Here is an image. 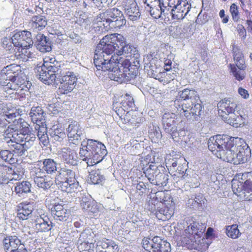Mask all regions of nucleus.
<instances>
[{"mask_svg": "<svg viewBox=\"0 0 252 252\" xmlns=\"http://www.w3.org/2000/svg\"><path fill=\"white\" fill-rule=\"evenodd\" d=\"M126 44L121 34L107 35L97 44L94 57V63L97 69L105 71L116 64V58L119 59L121 47Z\"/></svg>", "mask_w": 252, "mask_h": 252, "instance_id": "obj_1", "label": "nucleus"}, {"mask_svg": "<svg viewBox=\"0 0 252 252\" xmlns=\"http://www.w3.org/2000/svg\"><path fill=\"white\" fill-rule=\"evenodd\" d=\"M27 125L21 123L20 125L9 126L2 135L3 141L7 143L13 152L19 156L25 155L36 139L35 134L30 132Z\"/></svg>", "mask_w": 252, "mask_h": 252, "instance_id": "obj_2", "label": "nucleus"}, {"mask_svg": "<svg viewBox=\"0 0 252 252\" xmlns=\"http://www.w3.org/2000/svg\"><path fill=\"white\" fill-rule=\"evenodd\" d=\"M240 141L238 137H230L227 135H217L209 138L208 147L217 157L232 163L237 142Z\"/></svg>", "mask_w": 252, "mask_h": 252, "instance_id": "obj_3", "label": "nucleus"}, {"mask_svg": "<svg viewBox=\"0 0 252 252\" xmlns=\"http://www.w3.org/2000/svg\"><path fill=\"white\" fill-rule=\"evenodd\" d=\"M80 158L88 166L98 163L107 154L106 147L101 142L89 139L82 142L79 150Z\"/></svg>", "mask_w": 252, "mask_h": 252, "instance_id": "obj_4", "label": "nucleus"}, {"mask_svg": "<svg viewBox=\"0 0 252 252\" xmlns=\"http://www.w3.org/2000/svg\"><path fill=\"white\" fill-rule=\"evenodd\" d=\"M180 98L189 102L182 104V110L186 118L191 122L201 120L203 106L194 90L185 89L179 93Z\"/></svg>", "mask_w": 252, "mask_h": 252, "instance_id": "obj_5", "label": "nucleus"}, {"mask_svg": "<svg viewBox=\"0 0 252 252\" xmlns=\"http://www.w3.org/2000/svg\"><path fill=\"white\" fill-rule=\"evenodd\" d=\"M115 60H118L116 64L107 70L109 71L108 76L111 80L122 83L130 82L137 75V67L131 64L128 58L121 57L116 58Z\"/></svg>", "mask_w": 252, "mask_h": 252, "instance_id": "obj_6", "label": "nucleus"}, {"mask_svg": "<svg viewBox=\"0 0 252 252\" xmlns=\"http://www.w3.org/2000/svg\"><path fill=\"white\" fill-rule=\"evenodd\" d=\"M96 23L98 27H103L105 30L111 28H120L126 24L123 12L117 8H111L97 16Z\"/></svg>", "mask_w": 252, "mask_h": 252, "instance_id": "obj_7", "label": "nucleus"}, {"mask_svg": "<svg viewBox=\"0 0 252 252\" xmlns=\"http://www.w3.org/2000/svg\"><path fill=\"white\" fill-rule=\"evenodd\" d=\"M206 227L205 223L199 221H194L188 226L185 230V232L186 234L192 235L190 236L189 238H185V241H186V244L188 245V248L194 249L196 248L198 243L196 240L193 241L192 239L195 238L194 235L200 238V235L204 232Z\"/></svg>", "mask_w": 252, "mask_h": 252, "instance_id": "obj_8", "label": "nucleus"}, {"mask_svg": "<svg viewBox=\"0 0 252 252\" xmlns=\"http://www.w3.org/2000/svg\"><path fill=\"white\" fill-rule=\"evenodd\" d=\"M11 40L15 47L22 49L30 48L34 43L31 33L28 31L16 32L12 36Z\"/></svg>", "mask_w": 252, "mask_h": 252, "instance_id": "obj_9", "label": "nucleus"}, {"mask_svg": "<svg viewBox=\"0 0 252 252\" xmlns=\"http://www.w3.org/2000/svg\"><path fill=\"white\" fill-rule=\"evenodd\" d=\"M37 75L39 79L46 84L50 85L57 83L58 79L61 75V73L48 69L45 67L39 66L36 68Z\"/></svg>", "mask_w": 252, "mask_h": 252, "instance_id": "obj_10", "label": "nucleus"}, {"mask_svg": "<svg viewBox=\"0 0 252 252\" xmlns=\"http://www.w3.org/2000/svg\"><path fill=\"white\" fill-rule=\"evenodd\" d=\"M191 8V4L187 0H178L177 3L171 9L172 18L174 20H182L188 14Z\"/></svg>", "mask_w": 252, "mask_h": 252, "instance_id": "obj_11", "label": "nucleus"}, {"mask_svg": "<svg viewBox=\"0 0 252 252\" xmlns=\"http://www.w3.org/2000/svg\"><path fill=\"white\" fill-rule=\"evenodd\" d=\"M67 136L70 143L77 145L83 136V129L77 122H72L66 128Z\"/></svg>", "mask_w": 252, "mask_h": 252, "instance_id": "obj_12", "label": "nucleus"}, {"mask_svg": "<svg viewBox=\"0 0 252 252\" xmlns=\"http://www.w3.org/2000/svg\"><path fill=\"white\" fill-rule=\"evenodd\" d=\"M59 156L64 164L73 166L78 165V155L74 150L69 147L63 148L59 152Z\"/></svg>", "mask_w": 252, "mask_h": 252, "instance_id": "obj_13", "label": "nucleus"}, {"mask_svg": "<svg viewBox=\"0 0 252 252\" xmlns=\"http://www.w3.org/2000/svg\"><path fill=\"white\" fill-rule=\"evenodd\" d=\"M4 249L6 252H13L19 249L21 246L25 247L20 238L16 235L7 236L2 241Z\"/></svg>", "mask_w": 252, "mask_h": 252, "instance_id": "obj_14", "label": "nucleus"}, {"mask_svg": "<svg viewBox=\"0 0 252 252\" xmlns=\"http://www.w3.org/2000/svg\"><path fill=\"white\" fill-rule=\"evenodd\" d=\"M52 216L56 220L66 221L69 216V212L64 206L60 203H55L50 208Z\"/></svg>", "mask_w": 252, "mask_h": 252, "instance_id": "obj_15", "label": "nucleus"}, {"mask_svg": "<svg viewBox=\"0 0 252 252\" xmlns=\"http://www.w3.org/2000/svg\"><path fill=\"white\" fill-rule=\"evenodd\" d=\"M239 142H237L235 155L233 159L232 163L234 164H239L246 161L250 153V149L246 144L242 146Z\"/></svg>", "mask_w": 252, "mask_h": 252, "instance_id": "obj_16", "label": "nucleus"}, {"mask_svg": "<svg viewBox=\"0 0 252 252\" xmlns=\"http://www.w3.org/2000/svg\"><path fill=\"white\" fill-rule=\"evenodd\" d=\"M54 224L45 215L42 214L37 217L35 220V228L40 232H46L50 231L54 227Z\"/></svg>", "mask_w": 252, "mask_h": 252, "instance_id": "obj_17", "label": "nucleus"}, {"mask_svg": "<svg viewBox=\"0 0 252 252\" xmlns=\"http://www.w3.org/2000/svg\"><path fill=\"white\" fill-rule=\"evenodd\" d=\"M125 10L129 19L131 21H136L140 16L138 7L134 0H126Z\"/></svg>", "mask_w": 252, "mask_h": 252, "instance_id": "obj_18", "label": "nucleus"}, {"mask_svg": "<svg viewBox=\"0 0 252 252\" xmlns=\"http://www.w3.org/2000/svg\"><path fill=\"white\" fill-rule=\"evenodd\" d=\"M36 49L42 53H46L51 50V42L46 36L42 33H38L34 39Z\"/></svg>", "mask_w": 252, "mask_h": 252, "instance_id": "obj_19", "label": "nucleus"}, {"mask_svg": "<svg viewBox=\"0 0 252 252\" xmlns=\"http://www.w3.org/2000/svg\"><path fill=\"white\" fill-rule=\"evenodd\" d=\"M218 107L219 111L227 115L234 113L237 109V105L232 99L224 98L218 103Z\"/></svg>", "mask_w": 252, "mask_h": 252, "instance_id": "obj_20", "label": "nucleus"}, {"mask_svg": "<svg viewBox=\"0 0 252 252\" xmlns=\"http://www.w3.org/2000/svg\"><path fill=\"white\" fill-rule=\"evenodd\" d=\"M177 116L173 113H165L162 116V122L165 131L167 133L175 129Z\"/></svg>", "mask_w": 252, "mask_h": 252, "instance_id": "obj_21", "label": "nucleus"}, {"mask_svg": "<svg viewBox=\"0 0 252 252\" xmlns=\"http://www.w3.org/2000/svg\"><path fill=\"white\" fill-rule=\"evenodd\" d=\"M236 63L237 68L234 64H230L231 72L233 73L235 79L238 81L242 80L245 77L244 70L246 67L244 59L243 58L240 60L234 61Z\"/></svg>", "mask_w": 252, "mask_h": 252, "instance_id": "obj_22", "label": "nucleus"}, {"mask_svg": "<svg viewBox=\"0 0 252 252\" xmlns=\"http://www.w3.org/2000/svg\"><path fill=\"white\" fill-rule=\"evenodd\" d=\"M1 77L5 81L3 82L0 81V84L5 91L9 89L16 90L20 87L19 84L18 83L19 77L13 75L8 76L7 75H2Z\"/></svg>", "mask_w": 252, "mask_h": 252, "instance_id": "obj_23", "label": "nucleus"}, {"mask_svg": "<svg viewBox=\"0 0 252 252\" xmlns=\"http://www.w3.org/2000/svg\"><path fill=\"white\" fill-rule=\"evenodd\" d=\"M45 115L46 114L39 106L32 107L29 113L30 117L32 122L33 123H36V125H37V124L42 125L45 123Z\"/></svg>", "mask_w": 252, "mask_h": 252, "instance_id": "obj_24", "label": "nucleus"}, {"mask_svg": "<svg viewBox=\"0 0 252 252\" xmlns=\"http://www.w3.org/2000/svg\"><path fill=\"white\" fill-rule=\"evenodd\" d=\"M98 248L105 250L106 252H119V248L116 243L111 240L103 238L97 243Z\"/></svg>", "mask_w": 252, "mask_h": 252, "instance_id": "obj_25", "label": "nucleus"}, {"mask_svg": "<svg viewBox=\"0 0 252 252\" xmlns=\"http://www.w3.org/2000/svg\"><path fill=\"white\" fill-rule=\"evenodd\" d=\"M33 210V206L31 204L21 203L18 206L17 217L20 220H26L31 216Z\"/></svg>", "mask_w": 252, "mask_h": 252, "instance_id": "obj_26", "label": "nucleus"}, {"mask_svg": "<svg viewBox=\"0 0 252 252\" xmlns=\"http://www.w3.org/2000/svg\"><path fill=\"white\" fill-rule=\"evenodd\" d=\"M32 185L28 181L18 182L15 187L16 194L20 197H25L28 193L31 191Z\"/></svg>", "mask_w": 252, "mask_h": 252, "instance_id": "obj_27", "label": "nucleus"}, {"mask_svg": "<svg viewBox=\"0 0 252 252\" xmlns=\"http://www.w3.org/2000/svg\"><path fill=\"white\" fill-rule=\"evenodd\" d=\"M55 183L63 191L67 192L76 191L79 187L78 184L73 186L72 185H74V184L71 183L68 179H64L63 180H60L58 178H56Z\"/></svg>", "mask_w": 252, "mask_h": 252, "instance_id": "obj_28", "label": "nucleus"}, {"mask_svg": "<svg viewBox=\"0 0 252 252\" xmlns=\"http://www.w3.org/2000/svg\"><path fill=\"white\" fill-rule=\"evenodd\" d=\"M159 240V237L155 236L152 239L150 238H145L142 240V246L148 252H155L156 247L158 246V242Z\"/></svg>", "mask_w": 252, "mask_h": 252, "instance_id": "obj_29", "label": "nucleus"}, {"mask_svg": "<svg viewBox=\"0 0 252 252\" xmlns=\"http://www.w3.org/2000/svg\"><path fill=\"white\" fill-rule=\"evenodd\" d=\"M173 214L174 211L172 208H169L163 205L162 207H158V212L155 213L156 217L158 220H162L170 219Z\"/></svg>", "mask_w": 252, "mask_h": 252, "instance_id": "obj_30", "label": "nucleus"}, {"mask_svg": "<svg viewBox=\"0 0 252 252\" xmlns=\"http://www.w3.org/2000/svg\"><path fill=\"white\" fill-rule=\"evenodd\" d=\"M47 25V20L42 15L34 16L32 19L31 26L34 30L41 31Z\"/></svg>", "mask_w": 252, "mask_h": 252, "instance_id": "obj_31", "label": "nucleus"}, {"mask_svg": "<svg viewBox=\"0 0 252 252\" xmlns=\"http://www.w3.org/2000/svg\"><path fill=\"white\" fill-rule=\"evenodd\" d=\"M120 52L119 56L124 55L127 58L133 57L134 58H137L138 56V51L136 48L126 44L123 47H121V50Z\"/></svg>", "mask_w": 252, "mask_h": 252, "instance_id": "obj_32", "label": "nucleus"}, {"mask_svg": "<svg viewBox=\"0 0 252 252\" xmlns=\"http://www.w3.org/2000/svg\"><path fill=\"white\" fill-rule=\"evenodd\" d=\"M42 168L47 174L55 173L57 170V163L51 158L45 159L43 161Z\"/></svg>", "mask_w": 252, "mask_h": 252, "instance_id": "obj_33", "label": "nucleus"}, {"mask_svg": "<svg viewBox=\"0 0 252 252\" xmlns=\"http://www.w3.org/2000/svg\"><path fill=\"white\" fill-rule=\"evenodd\" d=\"M149 136L154 142H158L162 137L161 131L157 125L152 124L149 126Z\"/></svg>", "mask_w": 252, "mask_h": 252, "instance_id": "obj_34", "label": "nucleus"}, {"mask_svg": "<svg viewBox=\"0 0 252 252\" xmlns=\"http://www.w3.org/2000/svg\"><path fill=\"white\" fill-rule=\"evenodd\" d=\"M161 170L163 171L162 166L158 167L157 169H155L153 173V181L156 180V183L163 185L165 183V181L167 180V175L163 172H161Z\"/></svg>", "mask_w": 252, "mask_h": 252, "instance_id": "obj_35", "label": "nucleus"}, {"mask_svg": "<svg viewBox=\"0 0 252 252\" xmlns=\"http://www.w3.org/2000/svg\"><path fill=\"white\" fill-rule=\"evenodd\" d=\"M89 178L90 181L94 185L101 184L105 180L104 175L99 169L92 171Z\"/></svg>", "mask_w": 252, "mask_h": 252, "instance_id": "obj_36", "label": "nucleus"}, {"mask_svg": "<svg viewBox=\"0 0 252 252\" xmlns=\"http://www.w3.org/2000/svg\"><path fill=\"white\" fill-rule=\"evenodd\" d=\"M34 183L39 188L46 190L51 188L53 184V181L50 176L46 175L40 179L36 180V181L34 182Z\"/></svg>", "mask_w": 252, "mask_h": 252, "instance_id": "obj_37", "label": "nucleus"}, {"mask_svg": "<svg viewBox=\"0 0 252 252\" xmlns=\"http://www.w3.org/2000/svg\"><path fill=\"white\" fill-rule=\"evenodd\" d=\"M76 81L77 79H73V80H70V84L68 83L58 82H57V83L56 84H61V85L59 87L60 93L64 94H67V93L71 92L73 90L76 85Z\"/></svg>", "mask_w": 252, "mask_h": 252, "instance_id": "obj_38", "label": "nucleus"}, {"mask_svg": "<svg viewBox=\"0 0 252 252\" xmlns=\"http://www.w3.org/2000/svg\"><path fill=\"white\" fill-rule=\"evenodd\" d=\"M51 138L54 142H61L66 137L64 130L61 128H55L50 133Z\"/></svg>", "mask_w": 252, "mask_h": 252, "instance_id": "obj_39", "label": "nucleus"}, {"mask_svg": "<svg viewBox=\"0 0 252 252\" xmlns=\"http://www.w3.org/2000/svg\"><path fill=\"white\" fill-rule=\"evenodd\" d=\"M115 105H118L119 104L116 103ZM119 105L126 111H129V108L132 110L135 105L133 97L127 94H126Z\"/></svg>", "mask_w": 252, "mask_h": 252, "instance_id": "obj_40", "label": "nucleus"}, {"mask_svg": "<svg viewBox=\"0 0 252 252\" xmlns=\"http://www.w3.org/2000/svg\"><path fill=\"white\" fill-rule=\"evenodd\" d=\"M225 229L227 236L233 239L238 238L241 234L237 224L227 225Z\"/></svg>", "mask_w": 252, "mask_h": 252, "instance_id": "obj_41", "label": "nucleus"}, {"mask_svg": "<svg viewBox=\"0 0 252 252\" xmlns=\"http://www.w3.org/2000/svg\"><path fill=\"white\" fill-rule=\"evenodd\" d=\"M94 234L90 229H85L82 232L80 235L78 239V242L82 243L85 242L89 243L90 245L93 244V238H94Z\"/></svg>", "mask_w": 252, "mask_h": 252, "instance_id": "obj_42", "label": "nucleus"}, {"mask_svg": "<svg viewBox=\"0 0 252 252\" xmlns=\"http://www.w3.org/2000/svg\"><path fill=\"white\" fill-rule=\"evenodd\" d=\"M144 69L147 72L148 75L152 77V76H154V75H155L157 72L160 71L161 68L158 67L155 63V61L152 60L150 61L149 63L145 64Z\"/></svg>", "mask_w": 252, "mask_h": 252, "instance_id": "obj_43", "label": "nucleus"}, {"mask_svg": "<svg viewBox=\"0 0 252 252\" xmlns=\"http://www.w3.org/2000/svg\"><path fill=\"white\" fill-rule=\"evenodd\" d=\"M60 76L57 81L58 82L68 83L70 84V80H73V79H77L73 72L65 71L64 69L61 73V75Z\"/></svg>", "mask_w": 252, "mask_h": 252, "instance_id": "obj_44", "label": "nucleus"}, {"mask_svg": "<svg viewBox=\"0 0 252 252\" xmlns=\"http://www.w3.org/2000/svg\"><path fill=\"white\" fill-rule=\"evenodd\" d=\"M173 129L174 130L167 133L170 134L171 137L174 141L178 142L180 140L186 141L185 136H186V132L185 130L180 129L177 131L176 127H175V129Z\"/></svg>", "mask_w": 252, "mask_h": 252, "instance_id": "obj_45", "label": "nucleus"}, {"mask_svg": "<svg viewBox=\"0 0 252 252\" xmlns=\"http://www.w3.org/2000/svg\"><path fill=\"white\" fill-rule=\"evenodd\" d=\"M62 170L65 177V179H68L70 180V182L71 183L74 184V185H72L73 186H75L77 184H79V182L77 180L75 177L76 175L74 171L71 169L65 168H62Z\"/></svg>", "mask_w": 252, "mask_h": 252, "instance_id": "obj_46", "label": "nucleus"}, {"mask_svg": "<svg viewBox=\"0 0 252 252\" xmlns=\"http://www.w3.org/2000/svg\"><path fill=\"white\" fill-rule=\"evenodd\" d=\"M14 154L8 150H1L0 151V158L4 161L10 164L15 163L17 159L13 158Z\"/></svg>", "mask_w": 252, "mask_h": 252, "instance_id": "obj_47", "label": "nucleus"}, {"mask_svg": "<svg viewBox=\"0 0 252 252\" xmlns=\"http://www.w3.org/2000/svg\"><path fill=\"white\" fill-rule=\"evenodd\" d=\"M159 240L160 241H158V246L156 247L155 252H170V244L166 241L162 240L160 237Z\"/></svg>", "mask_w": 252, "mask_h": 252, "instance_id": "obj_48", "label": "nucleus"}, {"mask_svg": "<svg viewBox=\"0 0 252 252\" xmlns=\"http://www.w3.org/2000/svg\"><path fill=\"white\" fill-rule=\"evenodd\" d=\"M147 6L150 7V13L151 15L155 19L163 18V16L159 8L158 4H150L147 3Z\"/></svg>", "mask_w": 252, "mask_h": 252, "instance_id": "obj_49", "label": "nucleus"}, {"mask_svg": "<svg viewBox=\"0 0 252 252\" xmlns=\"http://www.w3.org/2000/svg\"><path fill=\"white\" fill-rule=\"evenodd\" d=\"M244 196L249 200L252 201V181L247 180L244 185Z\"/></svg>", "mask_w": 252, "mask_h": 252, "instance_id": "obj_50", "label": "nucleus"}, {"mask_svg": "<svg viewBox=\"0 0 252 252\" xmlns=\"http://www.w3.org/2000/svg\"><path fill=\"white\" fill-rule=\"evenodd\" d=\"M45 171L43 169L40 168L34 167L32 169L31 171V177L33 180L34 182L36 181V180L40 179L44 176H46L45 175Z\"/></svg>", "mask_w": 252, "mask_h": 252, "instance_id": "obj_51", "label": "nucleus"}, {"mask_svg": "<svg viewBox=\"0 0 252 252\" xmlns=\"http://www.w3.org/2000/svg\"><path fill=\"white\" fill-rule=\"evenodd\" d=\"M197 177L198 175L195 173H193L192 176H191L188 173H185L183 175L182 178L185 180L187 182L191 184L192 186L194 185L195 187H197L198 184Z\"/></svg>", "mask_w": 252, "mask_h": 252, "instance_id": "obj_52", "label": "nucleus"}, {"mask_svg": "<svg viewBox=\"0 0 252 252\" xmlns=\"http://www.w3.org/2000/svg\"><path fill=\"white\" fill-rule=\"evenodd\" d=\"M62 65V63L58 61L51 62L50 63L48 64L47 65L41 66L47 68L48 69H51L52 71L54 70L57 72H58V73L59 74V72L61 73L63 71V70L64 69L63 66Z\"/></svg>", "mask_w": 252, "mask_h": 252, "instance_id": "obj_53", "label": "nucleus"}, {"mask_svg": "<svg viewBox=\"0 0 252 252\" xmlns=\"http://www.w3.org/2000/svg\"><path fill=\"white\" fill-rule=\"evenodd\" d=\"M157 4H158L163 17H165L169 13L171 14L172 8L171 6L169 7L168 3H167V6H166L163 2V0H158L157 1Z\"/></svg>", "mask_w": 252, "mask_h": 252, "instance_id": "obj_54", "label": "nucleus"}, {"mask_svg": "<svg viewBox=\"0 0 252 252\" xmlns=\"http://www.w3.org/2000/svg\"><path fill=\"white\" fill-rule=\"evenodd\" d=\"M155 169H157V166L154 164H151L147 168H143L144 173L149 181H153V173Z\"/></svg>", "mask_w": 252, "mask_h": 252, "instance_id": "obj_55", "label": "nucleus"}, {"mask_svg": "<svg viewBox=\"0 0 252 252\" xmlns=\"http://www.w3.org/2000/svg\"><path fill=\"white\" fill-rule=\"evenodd\" d=\"M82 208L88 213H95L96 211L95 206L93 202L91 201L81 205Z\"/></svg>", "mask_w": 252, "mask_h": 252, "instance_id": "obj_56", "label": "nucleus"}, {"mask_svg": "<svg viewBox=\"0 0 252 252\" xmlns=\"http://www.w3.org/2000/svg\"><path fill=\"white\" fill-rule=\"evenodd\" d=\"M169 30L170 34L175 38L180 37L182 32V27L179 26H171Z\"/></svg>", "mask_w": 252, "mask_h": 252, "instance_id": "obj_57", "label": "nucleus"}, {"mask_svg": "<svg viewBox=\"0 0 252 252\" xmlns=\"http://www.w3.org/2000/svg\"><path fill=\"white\" fill-rule=\"evenodd\" d=\"M4 116H5V118H7L8 119H10V120H9V121H11L13 123H15V121H17L16 124L11 125V126H15V125H20L21 123H22L27 124L26 123H25L24 122H22L23 120L22 119H20V118H19L18 119H17L16 118L17 116L19 117V114L18 113H17H17H9L8 115H4ZM9 126H11V125L9 126H8V127Z\"/></svg>", "mask_w": 252, "mask_h": 252, "instance_id": "obj_58", "label": "nucleus"}, {"mask_svg": "<svg viewBox=\"0 0 252 252\" xmlns=\"http://www.w3.org/2000/svg\"><path fill=\"white\" fill-rule=\"evenodd\" d=\"M231 118L230 124L234 127H238L244 123V120L241 115L233 116Z\"/></svg>", "mask_w": 252, "mask_h": 252, "instance_id": "obj_59", "label": "nucleus"}, {"mask_svg": "<svg viewBox=\"0 0 252 252\" xmlns=\"http://www.w3.org/2000/svg\"><path fill=\"white\" fill-rule=\"evenodd\" d=\"M203 201V196L201 194H199L197 196H195L194 198H189V204H190L191 206H195L196 205H198L201 204L202 201Z\"/></svg>", "mask_w": 252, "mask_h": 252, "instance_id": "obj_60", "label": "nucleus"}, {"mask_svg": "<svg viewBox=\"0 0 252 252\" xmlns=\"http://www.w3.org/2000/svg\"><path fill=\"white\" fill-rule=\"evenodd\" d=\"M35 128L38 130L37 137L39 139L45 136L46 135H47L46 127L44 126L43 124H37L35 126Z\"/></svg>", "mask_w": 252, "mask_h": 252, "instance_id": "obj_61", "label": "nucleus"}, {"mask_svg": "<svg viewBox=\"0 0 252 252\" xmlns=\"http://www.w3.org/2000/svg\"><path fill=\"white\" fill-rule=\"evenodd\" d=\"M35 128L38 130L37 137L39 139L45 136L46 135H47L46 127L44 126L43 124H37L35 126Z\"/></svg>", "mask_w": 252, "mask_h": 252, "instance_id": "obj_62", "label": "nucleus"}, {"mask_svg": "<svg viewBox=\"0 0 252 252\" xmlns=\"http://www.w3.org/2000/svg\"><path fill=\"white\" fill-rule=\"evenodd\" d=\"M168 75V73L166 72L161 71V70L158 72H157L154 75V76H152V77L158 80L159 82H167V81L169 82V80H166V76Z\"/></svg>", "mask_w": 252, "mask_h": 252, "instance_id": "obj_63", "label": "nucleus"}, {"mask_svg": "<svg viewBox=\"0 0 252 252\" xmlns=\"http://www.w3.org/2000/svg\"><path fill=\"white\" fill-rule=\"evenodd\" d=\"M232 52L234 61L240 60V59L243 58L242 52L240 51L238 47L234 44H233L232 45Z\"/></svg>", "mask_w": 252, "mask_h": 252, "instance_id": "obj_64", "label": "nucleus"}]
</instances>
